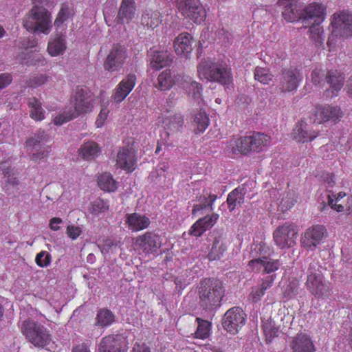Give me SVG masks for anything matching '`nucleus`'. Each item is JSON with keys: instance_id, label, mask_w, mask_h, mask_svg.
Wrapping results in <instances>:
<instances>
[{"instance_id": "37", "label": "nucleus", "mask_w": 352, "mask_h": 352, "mask_svg": "<svg viewBox=\"0 0 352 352\" xmlns=\"http://www.w3.org/2000/svg\"><path fill=\"white\" fill-rule=\"evenodd\" d=\"M28 104L30 108V117L36 120L41 121L45 118V111L42 108L41 102L35 97L28 99Z\"/></svg>"}, {"instance_id": "46", "label": "nucleus", "mask_w": 352, "mask_h": 352, "mask_svg": "<svg viewBox=\"0 0 352 352\" xmlns=\"http://www.w3.org/2000/svg\"><path fill=\"white\" fill-rule=\"evenodd\" d=\"M98 144L94 142H87L79 148L78 154H97L100 152Z\"/></svg>"}, {"instance_id": "5", "label": "nucleus", "mask_w": 352, "mask_h": 352, "mask_svg": "<svg viewBox=\"0 0 352 352\" xmlns=\"http://www.w3.org/2000/svg\"><path fill=\"white\" fill-rule=\"evenodd\" d=\"M307 273L306 286L309 292L316 298L328 296L330 284L325 281L318 263H311Z\"/></svg>"}, {"instance_id": "26", "label": "nucleus", "mask_w": 352, "mask_h": 352, "mask_svg": "<svg viewBox=\"0 0 352 352\" xmlns=\"http://www.w3.org/2000/svg\"><path fill=\"white\" fill-rule=\"evenodd\" d=\"M325 7L318 3H312L303 8L302 22L306 23L309 20L314 19V23L322 22L324 19Z\"/></svg>"}, {"instance_id": "24", "label": "nucleus", "mask_w": 352, "mask_h": 352, "mask_svg": "<svg viewBox=\"0 0 352 352\" xmlns=\"http://www.w3.org/2000/svg\"><path fill=\"white\" fill-rule=\"evenodd\" d=\"M292 352H315L316 349L309 335L299 332L290 343Z\"/></svg>"}, {"instance_id": "14", "label": "nucleus", "mask_w": 352, "mask_h": 352, "mask_svg": "<svg viewBox=\"0 0 352 352\" xmlns=\"http://www.w3.org/2000/svg\"><path fill=\"white\" fill-rule=\"evenodd\" d=\"M302 79V75L297 68L291 67L283 69L279 88L282 92L294 91L297 89Z\"/></svg>"}, {"instance_id": "33", "label": "nucleus", "mask_w": 352, "mask_h": 352, "mask_svg": "<svg viewBox=\"0 0 352 352\" xmlns=\"http://www.w3.org/2000/svg\"><path fill=\"white\" fill-rule=\"evenodd\" d=\"M65 49V40L62 34H57L54 38H51L48 43L47 51L52 56L63 54Z\"/></svg>"}, {"instance_id": "61", "label": "nucleus", "mask_w": 352, "mask_h": 352, "mask_svg": "<svg viewBox=\"0 0 352 352\" xmlns=\"http://www.w3.org/2000/svg\"><path fill=\"white\" fill-rule=\"evenodd\" d=\"M275 275H271L265 277L261 283V285L259 286L263 291L265 292V291L272 287V283L275 279Z\"/></svg>"}, {"instance_id": "2", "label": "nucleus", "mask_w": 352, "mask_h": 352, "mask_svg": "<svg viewBox=\"0 0 352 352\" xmlns=\"http://www.w3.org/2000/svg\"><path fill=\"white\" fill-rule=\"evenodd\" d=\"M225 289L221 281L205 278L199 286V304L204 309L212 310L220 306Z\"/></svg>"}, {"instance_id": "32", "label": "nucleus", "mask_w": 352, "mask_h": 352, "mask_svg": "<svg viewBox=\"0 0 352 352\" xmlns=\"http://www.w3.org/2000/svg\"><path fill=\"white\" fill-rule=\"evenodd\" d=\"M226 250L227 245L225 239L221 235L216 236L208 254V258L211 261L220 259Z\"/></svg>"}, {"instance_id": "3", "label": "nucleus", "mask_w": 352, "mask_h": 352, "mask_svg": "<svg viewBox=\"0 0 352 352\" xmlns=\"http://www.w3.org/2000/svg\"><path fill=\"white\" fill-rule=\"evenodd\" d=\"M197 74L200 79L213 81L222 85H229L232 81L231 69L226 64L201 60L197 65Z\"/></svg>"}, {"instance_id": "42", "label": "nucleus", "mask_w": 352, "mask_h": 352, "mask_svg": "<svg viewBox=\"0 0 352 352\" xmlns=\"http://www.w3.org/2000/svg\"><path fill=\"white\" fill-rule=\"evenodd\" d=\"M272 74L263 67H256L254 69V78L264 85H268L272 80Z\"/></svg>"}, {"instance_id": "19", "label": "nucleus", "mask_w": 352, "mask_h": 352, "mask_svg": "<svg viewBox=\"0 0 352 352\" xmlns=\"http://www.w3.org/2000/svg\"><path fill=\"white\" fill-rule=\"evenodd\" d=\"M0 169L4 175V184L3 190L8 195H14L19 190V180L18 179L13 168H11L8 162L0 160Z\"/></svg>"}, {"instance_id": "35", "label": "nucleus", "mask_w": 352, "mask_h": 352, "mask_svg": "<svg viewBox=\"0 0 352 352\" xmlns=\"http://www.w3.org/2000/svg\"><path fill=\"white\" fill-rule=\"evenodd\" d=\"M96 325L100 327H107L115 321V315L108 309H100L96 315Z\"/></svg>"}, {"instance_id": "28", "label": "nucleus", "mask_w": 352, "mask_h": 352, "mask_svg": "<svg viewBox=\"0 0 352 352\" xmlns=\"http://www.w3.org/2000/svg\"><path fill=\"white\" fill-rule=\"evenodd\" d=\"M135 10L134 0H122L118 13V21L120 23H129L134 18Z\"/></svg>"}, {"instance_id": "15", "label": "nucleus", "mask_w": 352, "mask_h": 352, "mask_svg": "<svg viewBox=\"0 0 352 352\" xmlns=\"http://www.w3.org/2000/svg\"><path fill=\"white\" fill-rule=\"evenodd\" d=\"M326 230L322 226H315L308 228L301 237L300 241L303 247L309 250H314L324 236Z\"/></svg>"}, {"instance_id": "36", "label": "nucleus", "mask_w": 352, "mask_h": 352, "mask_svg": "<svg viewBox=\"0 0 352 352\" xmlns=\"http://www.w3.org/2000/svg\"><path fill=\"white\" fill-rule=\"evenodd\" d=\"M174 83L170 70L166 69L158 76L155 86L161 91H166L170 89Z\"/></svg>"}, {"instance_id": "16", "label": "nucleus", "mask_w": 352, "mask_h": 352, "mask_svg": "<svg viewBox=\"0 0 352 352\" xmlns=\"http://www.w3.org/2000/svg\"><path fill=\"white\" fill-rule=\"evenodd\" d=\"M314 116L316 118L314 122L320 124L331 121L336 122L340 120L343 116V112L341 109L337 106H319L316 107Z\"/></svg>"}, {"instance_id": "59", "label": "nucleus", "mask_w": 352, "mask_h": 352, "mask_svg": "<svg viewBox=\"0 0 352 352\" xmlns=\"http://www.w3.org/2000/svg\"><path fill=\"white\" fill-rule=\"evenodd\" d=\"M135 142L133 140H129L127 144L122 148V151H120L118 154H135L136 150L134 148Z\"/></svg>"}, {"instance_id": "20", "label": "nucleus", "mask_w": 352, "mask_h": 352, "mask_svg": "<svg viewBox=\"0 0 352 352\" xmlns=\"http://www.w3.org/2000/svg\"><path fill=\"white\" fill-rule=\"evenodd\" d=\"M344 76L337 70H329L328 75L326 77L327 84L329 88L324 92L326 98H333L338 95L344 85Z\"/></svg>"}, {"instance_id": "39", "label": "nucleus", "mask_w": 352, "mask_h": 352, "mask_svg": "<svg viewBox=\"0 0 352 352\" xmlns=\"http://www.w3.org/2000/svg\"><path fill=\"white\" fill-rule=\"evenodd\" d=\"M226 201L230 211L232 212L244 202V194L241 190L235 188L228 194Z\"/></svg>"}, {"instance_id": "29", "label": "nucleus", "mask_w": 352, "mask_h": 352, "mask_svg": "<svg viewBox=\"0 0 352 352\" xmlns=\"http://www.w3.org/2000/svg\"><path fill=\"white\" fill-rule=\"evenodd\" d=\"M192 124L195 126L194 131L196 133H203L208 126L210 120L206 111L203 108L197 109L191 113Z\"/></svg>"}, {"instance_id": "62", "label": "nucleus", "mask_w": 352, "mask_h": 352, "mask_svg": "<svg viewBox=\"0 0 352 352\" xmlns=\"http://www.w3.org/2000/svg\"><path fill=\"white\" fill-rule=\"evenodd\" d=\"M131 352H151V350L145 344L135 343L133 346Z\"/></svg>"}, {"instance_id": "30", "label": "nucleus", "mask_w": 352, "mask_h": 352, "mask_svg": "<svg viewBox=\"0 0 352 352\" xmlns=\"http://www.w3.org/2000/svg\"><path fill=\"white\" fill-rule=\"evenodd\" d=\"M283 11V16L289 22H295L302 20L303 8L298 2L287 3Z\"/></svg>"}, {"instance_id": "11", "label": "nucleus", "mask_w": 352, "mask_h": 352, "mask_svg": "<svg viewBox=\"0 0 352 352\" xmlns=\"http://www.w3.org/2000/svg\"><path fill=\"white\" fill-rule=\"evenodd\" d=\"M245 314L239 307H232L224 314L222 325L223 327L231 333H237L245 324Z\"/></svg>"}, {"instance_id": "25", "label": "nucleus", "mask_w": 352, "mask_h": 352, "mask_svg": "<svg viewBox=\"0 0 352 352\" xmlns=\"http://www.w3.org/2000/svg\"><path fill=\"white\" fill-rule=\"evenodd\" d=\"M219 214L212 213L198 219L190 228L189 234L195 236H201L207 230L211 228L217 221Z\"/></svg>"}, {"instance_id": "1", "label": "nucleus", "mask_w": 352, "mask_h": 352, "mask_svg": "<svg viewBox=\"0 0 352 352\" xmlns=\"http://www.w3.org/2000/svg\"><path fill=\"white\" fill-rule=\"evenodd\" d=\"M271 138L266 134L254 132L252 135L232 139L226 152L232 154L259 153L270 144Z\"/></svg>"}, {"instance_id": "41", "label": "nucleus", "mask_w": 352, "mask_h": 352, "mask_svg": "<svg viewBox=\"0 0 352 352\" xmlns=\"http://www.w3.org/2000/svg\"><path fill=\"white\" fill-rule=\"evenodd\" d=\"M329 70L322 69L321 68H315L311 74V82L316 86L323 87L326 83V77L328 75Z\"/></svg>"}, {"instance_id": "52", "label": "nucleus", "mask_w": 352, "mask_h": 352, "mask_svg": "<svg viewBox=\"0 0 352 352\" xmlns=\"http://www.w3.org/2000/svg\"><path fill=\"white\" fill-rule=\"evenodd\" d=\"M265 293L260 287H253L249 295L248 300L254 303L257 302L261 300Z\"/></svg>"}, {"instance_id": "7", "label": "nucleus", "mask_w": 352, "mask_h": 352, "mask_svg": "<svg viewBox=\"0 0 352 352\" xmlns=\"http://www.w3.org/2000/svg\"><path fill=\"white\" fill-rule=\"evenodd\" d=\"M183 16L200 23L206 18V13L199 0H173Z\"/></svg>"}, {"instance_id": "54", "label": "nucleus", "mask_w": 352, "mask_h": 352, "mask_svg": "<svg viewBox=\"0 0 352 352\" xmlns=\"http://www.w3.org/2000/svg\"><path fill=\"white\" fill-rule=\"evenodd\" d=\"M263 331L267 337L270 338L276 336L278 329L272 325L270 322H266L263 325Z\"/></svg>"}, {"instance_id": "18", "label": "nucleus", "mask_w": 352, "mask_h": 352, "mask_svg": "<svg viewBox=\"0 0 352 352\" xmlns=\"http://www.w3.org/2000/svg\"><path fill=\"white\" fill-rule=\"evenodd\" d=\"M98 350L99 352H126L127 346L122 336L110 335L102 339Z\"/></svg>"}, {"instance_id": "44", "label": "nucleus", "mask_w": 352, "mask_h": 352, "mask_svg": "<svg viewBox=\"0 0 352 352\" xmlns=\"http://www.w3.org/2000/svg\"><path fill=\"white\" fill-rule=\"evenodd\" d=\"M196 320L198 322V327L195 332L197 338H206L210 334V324L207 320H201L199 318H197Z\"/></svg>"}, {"instance_id": "31", "label": "nucleus", "mask_w": 352, "mask_h": 352, "mask_svg": "<svg viewBox=\"0 0 352 352\" xmlns=\"http://www.w3.org/2000/svg\"><path fill=\"white\" fill-rule=\"evenodd\" d=\"M160 22L159 12L153 10H146L143 12L141 17V25L144 28L153 30L159 25Z\"/></svg>"}, {"instance_id": "43", "label": "nucleus", "mask_w": 352, "mask_h": 352, "mask_svg": "<svg viewBox=\"0 0 352 352\" xmlns=\"http://www.w3.org/2000/svg\"><path fill=\"white\" fill-rule=\"evenodd\" d=\"M184 122L183 116L177 114L168 119V122L166 124V126L170 132L174 133L178 131L183 126Z\"/></svg>"}, {"instance_id": "49", "label": "nucleus", "mask_w": 352, "mask_h": 352, "mask_svg": "<svg viewBox=\"0 0 352 352\" xmlns=\"http://www.w3.org/2000/svg\"><path fill=\"white\" fill-rule=\"evenodd\" d=\"M70 15V10L68 7H62L59 11L58 16L54 21V25L57 28L60 27L65 21H67Z\"/></svg>"}, {"instance_id": "53", "label": "nucleus", "mask_w": 352, "mask_h": 352, "mask_svg": "<svg viewBox=\"0 0 352 352\" xmlns=\"http://www.w3.org/2000/svg\"><path fill=\"white\" fill-rule=\"evenodd\" d=\"M74 118H76V116H74L73 113H63V114L56 116L54 122L56 125L60 126Z\"/></svg>"}, {"instance_id": "58", "label": "nucleus", "mask_w": 352, "mask_h": 352, "mask_svg": "<svg viewBox=\"0 0 352 352\" xmlns=\"http://www.w3.org/2000/svg\"><path fill=\"white\" fill-rule=\"evenodd\" d=\"M296 202V199L294 198V194L289 193L287 197L282 199L281 205L283 207L289 208L292 207Z\"/></svg>"}, {"instance_id": "22", "label": "nucleus", "mask_w": 352, "mask_h": 352, "mask_svg": "<svg viewBox=\"0 0 352 352\" xmlns=\"http://www.w3.org/2000/svg\"><path fill=\"white\" fill-rule=\"evenodd\" d=\"M292 135L297 142L305 143L315 139L318 135V132L313 130L306 122L301 120L294 128Z\"/></svg>"}, {"instance_id": "27", "label": "nucleus", "mask_w": 352, "mask_h": 352, "mask_svg": "<svg viewBox=\"0 0 352 352\" xmlns=\"http://www.w3.org/2000/svg\"><path fill=\"white\" fill-rule=\"evenodd\" d=\"M125 223L129 230L138 232L147 228L151 221L146 215L134 212L126 215Z\"/></svg>"}, {"instance_id": "51", "label": "nucleus", "mask_w": 352, "mask_h": 352, "mask_svg": "<svg viewBox=\"0 0 352 352\" xmlns=\"http://www.w3.org/2000/svg\"><path fill=\"white\" fill-rule=\"evenodd\" d=\"M264 261L265 256L252 259L251 261H249L248 266L253 272H259L262 270H264Z\"/></svg>"}, {"instance_id": "17", "label": "nucleus", "mask_w": 352, "mask_h": 352, "mask_svg": "<svg viewBox=\"0 0 352 352\" xmlns=\"http://www.w3.org/2000/svg\"><path fill=\"white\" fill-rule=\"evenodd\" d=\"M147 57L150 67L155 70L170 66L173 60V54L167 50L150 49L148 51Z\"/></svg>"}, {"instance_id": "9", "label": "nucleus", "mask_w": 352, "mask_h": 352, "mask_svg": "<svg viewBox=\"0 0 352 352\" xmlns=\"http://www.w3.org/2000/svg\"><path fill=\"white\" fill-rule=\"evenodd\" d=\"M74 111V116L77 117L82 113L90 112L94 107L92 93L87 87H77L73 96Z\"/></svg>"}, {"instance_id": "50", "label": "nucleus", "mask_w": 352, "mask_h": 352, "mask_svg": "<svg viewBox=\"0 0 352 352\" xmlns=\"http://www.w3.org/2000/svg\"><path fill=\"white\" fill-rule=\"evenodd\" d=\"M48 76L45 74H38L32 76L28 81V85L29 87H37L44 85L48 79Z\"/></svg>"}, {"instance_id": "48", "label": "nucleus", "mask_w": 352, "mask_h": 352, "mask_svg": "<svg viewBox=\"0 0 352 352\" xmlns=\"http://www.w3.org/2000/svg\"><path fill=\"white\" fill-rule=\"evenodd\" d=\"M264 263V272L266 274L275 272L280 266V263L278 259L274 260L266 256H265Z\"/></svg>"}, {"instance_id": "47", "label": "nucleus", "mask_w": 352, "mask_h": 352, "mask_svg": "<svg viewBox=\"0 0 352 352\" xmlns=\"http://www.w3.org/2000/svg\"><path fill=\"white\" fill-rule=\"evenodd\" d=\"M188 94L192 96V97L198 101L199 103V100L201 96V91L202 87L196 81L192 80L188 86Z\"/></svg>"}, {"instance_id": "56", "label": "nucleus", "mask_w": 352, "mask_h": 352, "mask_svg": "<svg viewBox=\"0 0 352 352\" xmlns=\"http://www.w3.org/2000/svg\"><path fill=\"white\" fill-rule=\"evenodd\" d=\"M81 229L78 226H69L67 228V234L69 238L74 240L81 234Z\"/></svg>"}, {"instance_id": "34", "label": "nucleus", "mask_w": 352, "mask_h": 352, "mask_svg": "<svg viewBox=\"0 0 352 352\" xmlns=\"http://www.w3.org/2000/svg\"><path fill=\"white\" fill-rule=\"evenodd\" d=\"M98 184L101 190L105 192H115L118 188V182L109 173H103L98 177Z\"/></svg>"}, {"instance_id": "6", "label": "nucleus", "mask_w": 352, "mask_h": 352, "mask_svg": "<svg viewBox=\"0 0 352 352\" xmlns=\"http://www.w3.org/2000/svg\"><path fill=\"white\" fill-rule=\"evenodd\" d=\"M21 330L28 341L36 347H43L51 340L47 329L32 320L23 321Z\"/></svg>"}, {"instance_id": "8", "label": "nucleus", "mask_w": 352, "mask_h": 352, "mask_svg": "<svg viewBox=\"0 0 352 352\" xmlns=\"http://www.w3.org/2000/svg\"><path fill=\"white\" fill-rule=\"evenodd\" d=\"M297 237L298 231L295 226L287 223L278 226L273 233L275 244L281 249L293 247Z\"/></svg>"}, {"instance_id": "23", "label": "nucleus", "mask_w": 352, "mask_h": 352, "mask_svg": "<svg viewBox=\"0 0 352 352\" xmlns=\"http://www.w3.org/2000/svg\"><path fill=\"white\" fill-rule=\"evenodd\" d=\"M195 40L192 36L187 33L180 34L174 41V48L177 54L188 58L193 50Z\"/></svg>"}, {"instance_id": "55", "label": "nucleus", "mask_w": 352, "mask_h": 352, "mask_svg": "<svg viewBox=\"0 0 352 352\" xmlns=\"http://www.w3.org/2000/svg\"><path fill=\"white\" fill-rule=\"evenodd\" d=\"M217 199V195H209L208 197H200L199 201V202H202L210 210H213V204Z\"/></svg>"}, {"instance_id": "45", "label": "nucleus", "mask_w": 352, "mask_h": 352, "mask_svg": "<svg viewBox=\"0 0 352 352\" xmlns=\"http://www.w3.org/2000/svg\"><path fill=\"white\" fill-rule=\"evenodd\" d=\"M52 261L51 254L47 251H41L36 255L35 262L40 267H48Z\"/></svg>"}, {"instance_id": "21", "label": "nucleus", "mask_w": 352, "mask_h": 352, "mask_svg": "<svg viewBox=\"0 0 352 352\" xmlns=\"http://www.w3.org/2000/svg\"><path fill=\"white\" fill-rule=\"evenodd\" d=\"M136 81L135 74H129L117 85L113 95V99L116 102H121L130 94L133 89Z\"/></svg>"}, {"instance_id": "60", "label": "nucleus", "mask_w": 352, "mask_h": 352, "mask_svg": "<svg viewBox=\"0 0 352 352\" xmlns=\"http://www.w3.org/2000/svg\"><path fill=\"white\" fill-rule=\"evenodd\" d=\"M108 113L109 110L107 108H102L96 121V124L97 127H101L103 125L104 120L107 118Z\"/></svg>"}, {"instance_id": "40", "label": "nucleus", "mask_w": 352, "mask_h": 352, "mask_svg": "<svg viewBox=\"0 0 352 352\" xmlns=\"http://www.w3.org/2000/svg\"><path fill=\"white\" fill-rule=\"evenodd\" d=\"M320 23H313L309 30V38L317 47L321 46L324 41V31Z\"/></svg>"}, {"instance_id": "13", "label": "nucleus", "mask_w": 352, "mask_h": 352, "mask_svg": "<svg viewBox=\"0 0 352 352\" xmlns=\"http://www.w3.org/2000/svg\"><path fill=\"white\" fill-rule=\"evenodd\" d=\"M332 34L340 37L352 36V14L346 12L334 14L331 21Z\"/></svg>"}, {"instance_id": "64", "label": "nucleus", "mask_w": 352, "mask_h": 352, "mask_svg": "<svg viewBox=\"0 0 352 352\" xmlns=\"http://www.w3.org/2000/svg\"><path fill=\"white\" fill-rule=\"evenodd\" d=\"M41 141V138H39V135H35L34 137L29 138L26 141V146L27 147H33L38 143H40Z\"/></svg>"}, {"instance_id": "4", "label": "nucleus", "mask_w": 352, "mask_h": 352, "mask_svg": "<svg viewBox=\"0 0 352 352\" xmlns=\"http://www.w3.org/2000/svg\"><path fill=\"white\" fill-rule=\"evenodd\" d=\"M50 13L43 7H34L23 21L24 28L29 32H40L48 34L52 29Z\"/></svg>"}, {"instance_id": "63", "label": "nucleus", "mask_w": 352, "mask_h": 352, "mask_svg": "<svg viewBox=\"0 0 352 352\" xmlns=\"http://www.w3.org/2000/svg\"><path fill=\"white\" fill-rule=\"evenodd\" d=\"M63 222L62 219L58 217H54L50 220V227L52 230L57 231L59 230L60 227L58 224Z\"/></svg>"}, {"instance_id": "57", "label": "nucleus", "mask_w": 352, "mask_h": 352, "mask_svg": "<svg viewBox=\"0 0 352 352\" xmlns=\"http://www.w3.org/2000/svg\"><path fill=\"white\" fill-rule=\"evenodd\" d=\"M337 203L338 202H336L334 201V199L331 197V195H329V194L327 195V204L329 206H331V208L333 210H334L337 212L344 211V206L341 204H338Z\"/></svg>"}, {"instance_id": "10", "label": "nucleus", "mask_w": 352, "mask_h": 352, "mask_svg": "<svg viewBox=\"0 0 352 352\" xmlns=\"http://www.w3.org/2000/svg\"><path fill=\"white\" fill-rule=\"evenodd\" d=\"M135 244L144 254H155L162 245V238L153 232H146L136 237Z\"/></svg>"}, {"instance_id": "38", "label": "nucleus", "mask_w": 352, "mask_h": 352, "mask_svg": "<svg viewBox=\"0 0 352 352\" xmlns=\"http://www.w3.org/2000/svg\"><path fill=\"white\" fill-rule=\"evenodd\" d=\"M137 158L135 155H117L116 166L127 172H132L135 169Z\"/></svg>"}, {"instance_id": "12", "label": "nucleus", "mask_w": 352, "mask_h": 352, "mask_svg": "<svg viewBox=\"0 0 352 352\" xmlns=\"http://www.w3.org/2000/svg\"><path fill=\"white\" fill-rule=\"evenodd\" d=\"M127 56V50L124 46L114 44L104 62V69L111 72L118 71Z\"/></svg>"}]
</instances>
